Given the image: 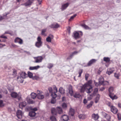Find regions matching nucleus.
<instances>
[{
    "label": "nucleus",
    "instance_id": "nucleus-1",
    "mask_svg": "<svg viewBox=\"0 0 121 121\" xmlns=\"http://www.w3.org/2000/svg\"><path fill=\"white\" fill-rule=\"evenodd\" d=\"M92 81H88L86 83L82 86H81L80 91L81 92H84L85 91L88 94L91 93L93 91V87L92 86Z\"/></svg>",
    "mask_w": 121,
    "mask_h": 121
},
{
    "label": "nucleus",
    "instance_id": "nucleus-2",
    "mask_svg": "<svg viewBox=\"0 0 121 121\" xmlns=\"http://www.w3.org/2000/svg\"><path fill=\"white\" fill-rule=\"evenodd\" d=\"M51 113L52 115L50 118V120L52 121H56V119L54 116L56 115L57 113L60 114L63 113V111L61 108L58 107L56 110L54 108H52L51 109Z\"/></svg>",
    "mask_w": 121,
    "mask_h": 121
},
{
    "label": "nucleus",
    "instance_id": "nucleus-3",
    "mask_svg": "<svg viewBox=\"0 0 121 121\" xmlns=\"http://www.w3.org/2000/svg\"><path fill=\"white\" fill-rule=\"evenodd\" d=\"M20 76L17 78V80L20 83H22L23 81V78H25L26 77L27 74L24 72H22L20 75Z\"/></svg>",
    "mask_w": 121,
    "mask_h": 121
},
{
    "label": "nucleus",
    "instance_id": "nucleus-4",
    "mask_svg": "<svg viewBox=\"0 0 121 121\" xmlns=\"http://www.w3.org/2000/svg\"><path fill=\"white\" fill-rule=\"evenodd\" d=\"M113 91V87H110L108 89V91L109 92V96L110 98L112 100L117 99L115 95H114L112 93V92Z\"/></svg>",
    "mask_w": 121,
    "mask_h": 121
},
{
    "label": "nucleus",
    "instance_id": "nucleus-5",
    "mask_svg": "<svg viewBox=\"0 0 121 121\" xmlns=\"http://www.w3.org/2000/svg\"><path fill=\"white\" fill-rule=\"evenodd\" d=\"M37 41L36 42L35 45L37 47L39 48L42 45L41 38L40 36H38L37 39Z\"/></svg>",
    "mask_w": 121,
    "mask_h": 121
},
{
    "label": "nucleus",
    "instance_id": "nucleus-6",
    "mask_svg": "<svg viewBox=\"0 0 121 121\" xmlns=\"http://www.w3.org/2000/svg\"><path fill=\"white\" fill-rule=\"evenodd\" d=\"M31 110L32 111L30 112L29 113V115L31 117H35L36 114L35 112L37 110V109L36 108H35L32 109Z\"/></svg>",
    "mask_w": 121,
    "mask_h": 121
},
{
    "label": "nucleus",
    "instance_id": "nucleus-7",
    "mask_svg": "<svg viewBox=\"0 0 121 121\" xmlns=\"http://www.w3.org/2000/svg\"><path fill=\"white\" fill-rule=\"evenodd\" d=\"M34 59L35 60V63H39L41 62L43 59V58L41 56H38L35 57Z\"/></svg>",
    "mask_w": 121,
    "mask_h": 121
},
{
    "label": "nucleus",
    "instance_id": "nucleus-8",
    "mask_svg": "<svg viewBox=\"0 0 121 121\" xmlns=\"http://www.w3.org/2000/svg\"><path fill=\"white\" fill-rule=\"evenodd\" d=\"M115 70L114 68H109L108 69L106 73L108 75H110L113 73Z\"/></svg>",
    "mask_w": 121,
    "mask_h": 121
},
{
    "label": "nucleus",
    "instance_id": "nucleus-9",
    "mask_svg": "<svg viewBox=\"0 0 121 121\" xmlns=\"http://www.w3.org/2000/svg\"><path fill=\"white\" fill-rule=\"evenodd\" d=\"M53 88L54 90V92L52 93L51 94V95L52 97L53 98H56L57 96V95L56 93L57 91V89L55 86H53Z\"/></svg>",
    "mask_w": 121,
    "mask_h": 121
},
{
    "label": "nucleus",
    "instance_id": "nucleus-10",
    "mask_svg": "<svg viewBox=\"0 0 121 121\" xmlns=\"http://www.w3.org/2000/svg\"><path fill=\"white\" fill-rule=\"evenodd\" d=\"M14 42L15 43H18L20 45L23 43V41L19 37L16 38L14 40Z\"/></svg>",
    "mask_w": 121,
    "mask_h": 121
},
{
    "label": "nucleus",
    "instance_id": "nucleus-11",
    "mask_svg": "<svg viewBox=\"0 0 121 121\" xmlns=\"http://www.w3.org/2000/svg\"><path fill=\"white\" fill-rule=\"evenodd\" d=\"M34 1V0H28L23 4L26 7L30 6L33 3Z\"/></svg>",
    "mask_w": 121,
    "mask_h": 121
},
{
    "label": "nucleus",
    "instance_id": "nucleus-12",
    "mask_svg": "<svg viewBox=\"0 0 121 121\" xmlns=\"http://www.w3.org/2000/svg\"><path fill=\"white\" fill-rule=\"evenodd\" d=\"M16 116L18 118L21 119L22 117V111L20 110H18L16 112Z\"/></svg>",
    "mask_w": 121,
    "mask_h": 121
},
{
    "label": "nucleus",
    "instance_id": "nucleus-13",
    "mask_svg": "<svg viewBox=\"0 0 121 121\" xmlns=\"http://www.w3.org/2000/svg\"><path fill=\"white\" fill-rule=\"evenodd\" d=\"M110 108L111 111L113 113L116 114L118 110L115 107L112 106L110 107Z\"/></svg>",
    "mask_w": 121,
    "mask_h": 121
},
{
    "label": "nucleus",
    "instance_id": "nucleus-14",
    "mask_svg": "<svg viewBox=\"0 0 121 121\" xmlns=\"http://www.w3.org/2000/svg\"><path fill=\"white\" fill-rule=\"evenodd\" d=\"M78 52V51H75L72 52V53L67 58V60L70 59L72 58L74 55L77 54Z\"/></svg>",
    "mask_w": 121,
    "mask_h": 121
},
{
    "label": "nucleus",
    "instance_id": "nucleus-15",
    "mask_svg": "<svg viewBox=\"0 0 121 121\" xmlns=\"http://www.w3.org/2000/svg\"><path fill=\"white\" fill-rule=\"evenodd\" d=\"M92 118L95 120H97L99 118V116L98 114L93 113L91 116Z\"/></svg>",
    "mask_w": 121,
    "mask_h": 121
},
{
    "label": "nucleus",
    "instance_id": "nucleus-16",
    "mask_svg": "<svg viewBox=\"0 0 121 121\" xmlns=\"http://www.w3.org/2000/svg\"><path fill=\"white\" fill-rule=\"evenodd\" d=\"M61 119L62 121H67L69 120L68 117L67 115H64L62 116Z\"/></svg>",
    "mask_w": 121,
    "mask_h": 121
},
{
    "label": "nucleus",
    "instance_id": "nucleus-17",
    "mask_svg": "<svg viewBox=\"0 0 121 121\" xmlns=\"http://www.w3.org/2000/svg\"><path fill=\"white\" fill-rule=\"evenodd\" d=\"M53 38V36L52 35H50L46 39V41L48 42H51V39H52Z\"/></svg>",
    "mask_w": 121,
    "mask_h": 121
},
{
    "label": "nucleus",
    "instance_id": "nucleus-18",
    "mask_svg": "<svg viewBox=\"0 0 121 121\" xmlns=\"http://www.w3.org/2000/svg\"><path fill=\"white\" fill-rule=\"evenodd\" d=\"M49 26L52 28H56L59 27H60V26L58 24L56 23L52 24Z\"/></svg>",
    "mask_w": 121,
    "mask_h": 121
},
{
    "label": "nucleus",
    "instance_id": "nucleus-19",
    "mask_svg": "<svg viewBox=\"0 0 121 121\" xmlns=\"http://www.w3.org/2000/svg\"><path fill=\"white\" fill-rule=\"evenodd\" d=\"M96 61V60L95 59H92L87 64V66H89L95 63Z\"/></svg>",
    "mask_w": 121,
    "mask_h": 121
},
{
    "label": "nucleus",
    "instance_id": "nucleus-20",
    "mask_svg": "<svg viewBox=\"0 0 121 121\" xmlns=\"http://www.w3.org/2000/svg\"><path fill=\"white\" fill-rule=\"evenodd\" d=\"M26 100L29 104H33L34 103V102L29 98L27 97Z\"/></svg>",
    "mask_w": 121,
    "mask_h": 121
},
{
    "label": "nucleus",
    "instance_id": "nucleus-21",
    "mask_svg": "<svg viewBox=\"0 0 121 121\" xmlns=\"http://www.w3.org/2000/svg\"><path fill=\"white\" fill-rule=\"evenodd\" d=\"M69 3H67L65 4H64L62 5L61 6V9L62 10H63L65 9L66 8L69 6Z\"/></svg>",
    "mask_w": 121,
    "mask_h": 121
},
{
    "label": "nucleus",
    "instance_id": "nucleus-22",
    "mask_svg": "<svg viewBox=\"0 0 121 121\" xmlns=\"http://www.w3.org/2000/svg\"><path fill=\"white\" fill-rule=\"evenodd\" d=\"M37 97L39 99H42L44 98V96L41 93H39L37 94Z\"/></svg>",
    "mask_w": 121,
    "mask_h": 121
},
{
    "label": "nucleus",
    "instance_id": "nucleus-23",
    "mask_svg": "<svg viewBox=\"0 0 121 121\" xmlns=\"http://www.w3.org/2000/svg\"><path fill=\"white\" fill-rule=\"evenodd\" d=\"M74 38L76 39H78L80 37V35L78 33L75 32L73 33Z\"/></svg>",
    "mask_w": 121,
    "mask_h": 121
},
{
    "label": "nucleus",
    "instance_id": "nucleus-24",
    "mask_svg": "<svg viewBox=\"0 0 121 121\" xmlns=\"http://www.w3.org/2000/svg\"><path fill=\"white\" fill-rule=\"evenodd\" d=\"M11 96L13 98H16L18 96V95L17 93L13 92L11 93Z\"/></svg>",
    "mask_w": 121,
    "mask_h": 121
},
{
    "label": "nucleus",
    "instance_id": "nucleus-25",
    "mask_svg": "<svg viewBox=\"0 0 121 121\" xmlns=\"http://www.w3.org/2000/svg\"><path fill=\"white\" fill-rule=\"evenodd\" d=\"M103 115L104 117L107 120H109L110 119V117L109 114L104 112L103 113Z\"/></svg>",
    "mask_w": 121,
    "mask_h": 121
},
{
    "label": "nucleus",
    "instance_id": "nucleus-26",
    "mask_svg": "<svg viewBox=\"0 0 121 121\" xmlns=\"http://www.w3.org/2000/svg\"><path fill=\"white\" fill-rule=\"evenodd\" d=\"M39 67L40 66H39L37 65L34 67H30L29 69L30 70H37Z\"/></svg>",
    "mask_w": 121,
    "mask_h": 121
},
{
    "label": "nucleus",
    "instance_id": "nucleus-27",
    "mask_svg": "<svg viewBox=\"0 0 121 121\" xmlns=\"http://www.w3.org/2000/svg\"><path fill=\"white\" fill-rule=\"evenodd\" d=\"M26 105V103L25 102H23L19 104V107L20 108H22V107H25Z\"/></svg>",
    "mask_w": 121,
    "mask_h": 121
},
{
    "label": "nucleus",
    "instance_id": "nucleus-28",
    "mask_svg": "<svg viewBox=\"0 0 121 121\" xmlns=\"http://www.w3.org/2000/svg\"><path fill=\"white\" fill-rule=\"evenodd\" d=\"M103 60L107 63H109L110 61V58L108 57H104L103 58Z\"/></svg>",
    "mask_w": 121,
    "mask_h": 121
},
{
    "label": "nucleus",
    "instance_id": "nucleus-29",
    "mask_svg": "<svg viewBox=\"0 0 121 121\" xmlns=\"http://www.w3.org/2000/svg\"><path fill=\"white\" fill-rule=\"evenodd\" d=\"M74 109L71 108L69 110V114L72 116H73L74 115Z\"/></svg>",
    "mask_w": 121,
    "mask_h": 121
},
{
    "label": "nucleus",
    "instance_id": "nucleus-30",
    "mask_svg": "<svg viewBox=\"0 0 121 121\" xmlns=\"http://www.w3.org/2000/svg\"><path fill=\"white\" fill-rule=\"evenodd\" d=\"M98 88H95L93 92V93H92L91 95L92 96L95 95L98 92Z\"/></svg>",
    "mask_w": 121,
    "mask_h": 121
},
{
    "label": "nucleus",
    "instance_id": "nucleus-31",
    "mask_svg": "<svg viewBox=\"0 0 121 121\" xmlns=\"http://www.w3.org/2000/svg\"><path fill=\"white\" fill-rule=\"evenodd\" d=\"M59 91L61 94H63L65 93V90L62 87H60L59 88Z\"/></svg>",
    "mask_w": 121,
    "mask_h": 121
},
{
    "label": "nucleus",
    "instance_id": "nucleus-32",
    "mask_svg": "<svg viewBox=\"0 0 121 121\" xmlns=\"http://www.w3.org/2000/svg\"><path fill=\"white\" fill-rule=\"evenodd\" d=\"M81 26L86 29H90L91 28L85 24H82Z\"/></svg>",
    "mask_w": 121,
    "mask_h": 121
},
{
    "label": "nucleus",
    "instance_id": "nucleus-33",
    "mask_svg": "<svg viewBox=\"0 0 121 121\" xmlns=\"http://www.w3.org/2000/svg\"><path fill=\"white\" fill-rule=\"evenodd\" d=\"M78 117L80 119H84L86 117L85 115L80 114L78 116Z\"/></svg>",
    "mask_w": 121,
    "mask_h": 121
},
{
    "label": "nucleus",
    "instance_id": "nucleus-34",
    "mask_svg": "<svg viewBox=\"0 0 121 121\" xmlns=\"http://www.w3.org/2000/svg\"><path fill=\"white\" fill-rule=\"evenodd\" d=\"M37 95L36 93H32L31 94V98L34 99L36 98V96H37Z\"/></svg>",
    "mask_w": 121,
    "mask_h": 121
},
{
    "label": "nucleus",
    "instance_id": "nucleus-35",
    "mask_svg": "<svg viewBox=\"0 0 121 121\" xmlns=\"http://www.w3.org/2000/svg\"><path fill=\"white\" fill-rule=\"evenodd\" d=\"M81 96L79 94L76 93L74 95V97L76 98H79Z\"/></svg>",
    "mask_w": 121,
    "mask_h": 121
},
{
    "label": "nucleus",
    "instance_id": "nucleus-36",
    "mask_svg": "<svg viewBox=\"0 0 121 121\" xmlns=\"http://www.w3.org/2000/svg\"><path fill=\"white\" fill-rule=\"evenodd\" d=\"M46 31V29H43L42 30L41 33V35H43L44 36H46V35L45 33Z\"/></svg>",
    "mask_w": 121,
    "mask_h": 121
},
{
    "label": "nucleus",
    "instance_id": "nucleus-37",
    "mask_svg": "<svg viewBox=\"0 0 121 121\" xmlns=\"http://www.w3.org/2000/svg\"><path fill=\"white\" fill-rule=\"evenodd\" d=\"M93 103L92 102H91L90 103L87 105L86 106V108L87 109H89L93 105Z\"/></svg>",
    "mask_w": 121,
    "mask_h": 121
},
{
    "label": "nucleus",
    "instance_id": "nucleus-38",
    "mask_svg": "<svg viewBox=\"0 0 121 121\" xmlns=\"http://www.w3.org/2000/svg\"><path fill=\"white\" fill-rule=\"evenodd\" d=\"M12 75L13 76V77H15L17 74V71L15 69H13Z\"/></svg>",
    "mask_w": 121,
    "mask_h": 121
},
{
    "label": "nucleus",
    "instance_id": "nucleus-39",
    "mask_svg": "<svg viewBox=\"0 0 121 121\" xmlns=\"http://www.w3.org/2000/svg\"><path fill=\"white\" fill-rule=\"evenodd\" d=\"M101 84L103 85H108L109 84V82L108 81H105L103 82Z\"/></svg>",
    "mask_w": 121,
    "mask_h": 121
},
{
    "label": "nucleus",
    "instance_id": "nucleus-40",
    "mask_svg": "<svg viewBox=\"0 0 121 121\" xmlns=\"http://www.w3.org/2000/svg\"><path fill=\"white\" fill-rule=\"evenodd\" d=\"M104 78L103 77H101L99 79V82L101 84L104 81Z\"/></svg>",
    "mask_w": 121,
    "mask_h": 121
},
{
    "label": "nucleus",
    "instance_id": "nucleus-41",
    "mask_svg": "<svg viewBox=\"0 0 121 121\" xmlns=\"http://www.w3.org/2000/svg\"><path fill=\"white\" fill-rule=\"evenodd\" d=\"M28 75L30 78H32L33 77V74L30 72L29 71L28 72Z\"/></svg>",
    "mask_w": 121,
    "mask_h": 121
},
{
    "label": "nucleus",
    "instance_id": "nucleus-42",
    "mask_svg": "<svg viewBox=\"0 0 121 121\" xmlns=\"http://www.w3.org/2000/svg\"><path fill=\"white\" fill-rule=\"evenodd\" d=\"M100 97V95H97V96L96 97L95 99V103H97L99 99V98Z\"/></svg>",
    "mask_w": 121,
    "mask_h": 121
},
{
    "label": "nucleus",
    "instance_id": "nucleus-43",
    "mask_svg": "<svg viewBox=\"0 0 121 121\" xmlns=\"http://www.w3.org/2000/svg\"><path fill=\"white\" fill-rule=\"evenodd\" d=\"M83 72V70L82 69H80L79 70L78 72V74H79V75L78 76V77H80L81 75V74Z\"/></svg>",
    "mask_w": 121,
    "mask_h": 121
},
{
    "label": "nucleus",
    "instance_id": "nucleus-44",
    "mask_svg": "<svg viewBox=\"0 0 121 121\" xmlns=\"http://www.w3.org/2000/svg\"><path fill=\"white\" fill-rule=\"evenodd\" d=\"M52 97V99L51 101V103L52 104H54L56 102V100L55 99V98H53V97Z\"/></svg>",
    "mask_w": 121,
    "mask_h": 121
},
{
    "label": "nucleus",
    "instance_id": "nucleus-45",
    "mask_svg": "<svg viewBox=\"0 0 121 121\" xmlns=\"http://www.w3.org/2000/svg\"><path fill=\"white\" fill-rule=\"evenodd\" d=\"M48 89L49 92L51 93V94L52 93H53L52 92V87H48Z\"/></svg>",
    "mask_w": 121,
    "mask_h": 121
},
{
    "label": "nucleus",
    "instance_id": "nucleus-46",
    "mask_svg": "<svg viewBox=\"0 0 121 121\" xmlns=\"http://www.w3.org/2000/svg\"><path fill=\"white\" fill-rule=\"evenodd\" d=\"M53 65L52 64L50 63L48 65L47 67L48 68L50 69L53 67Z\"/></svg>",
    "mask_w": 121,
    "mask_h": 121
},
{
    "label": "nucleus",
    "instance_id": "nucleus-47",
    "mask_svg": "<svg viewBox=\"0 0 121 121\" xmlns=\"http://www.w3.org/2000/svg\"><path fill=\"white\" fill-rule=\"evenodd\" d=\"M114 76L115 77L117 78V79H119L120 75L119 73H114Z\"/></svg>",
    "mask_w": 121,
    "mask_h": 121
},
{
    "label": "nucleus",
    "instance_id": "nucleus-48",
    "mask_svg": "<svg viewBox=\"0 0 121 121\" xmlns=\"http://www.w3.org/2000/svg\"><path fill=\"white\" fill-rule=\"evenodd\" d=\"M76 14H75L73 16H71L69 20L71 21L76 16Z\"/></svg>",
    "mask_w": 121,
    "mask_h": 121
},
{
    "label": "nucleus",
    "instance_id": "nucleus-49",
    "mask_svg": "<svg viewBox=\"0 0 121 121\" xmlns=\"http://www.w3.org/2000/svg\"><path fill=\"white\" fill-rule=\"evenodd\" d=\"M117 117L118 120H121V115L120 113H118L117 114Z\"/></svg>",
    "mask_w": 121,
    "mask_h": 121
},
{
    "label": "nucleus",
    "instance_id": "nucleus-50",
    "mask_svg": "<svg viewBox=\"0 0 121 121\" xmlns=\"http://www.w3.org/2000/svg\"><path fill=\"white\" fill-rule=\"evenodd\" d=\"M89 76V75L88 74L86 73L85 75V78L86 80L87 81L88 79Z\"/></svg>",
    "mask_w": 121,
    "mask_h": 121
},
{
    "label": "nucleus",
    "instance_id": "nucleus-51",
    "mask_svg": "<svg viewBox=\"0 0 121 121\" xmlns=\"http://www.w3.org/2000/svg\"><path fill=\"white\" fill-rule=\"evenodd\" d=\"M67 105L65 103H64L62 104V107L64 108H65L67 107Z\"/></svg>",
    "mask_w": 121,
    "mask_h": 121
},
{
    "label": "nucleus",
    "instance_id": "nucleus-52",
    "mask_svg": "<svg viewBox=\"0 0 121 121\" xmlns=\"http://www.w3.org/2000/svg\"><path fill=\"white\" fill-rule=\"evenodd\" d=\"M69 93L71 96H72L73 95V90H69Z\"/></svg>",
    "mask_w": 121,
    "mask_h": 121
},
{
    "label": "nucleus",
    "instance_id": "nucleus-53",
    "mask_svg": "<svg viewBox=\"0 0 121 121\" xmlns=\"http://www.w3.org/2000/svg\"><path fill=\"white\" fill-rule=\"evenodd\" d=\"M103 69L102 67H100L98 71V73H99V71H100L99 73H100L103 70Z\"/></svg>",
    "mask_w": 121,
    "mask_h": 121
},
{
    "label": "nucleus",
    "instance_id": "nucleus-54",
    "mask_svg": "<svg viewBox=\"0 0 121 121\" xmlns=\"http://www.w3.org/2000/svg\"><path fill=\"white\" fill-rule=\"evenodd\" d=\"M69 90H73L72 86L71 85L69 86Z\"/></svg>",
    "mask_w": 121,
    "mask_h": 121
},
{
    "label": "nucleus",
    "instance_id": "nucleus-55",
    "mask_svg": "<svg viewBox=\"0 0 121 121\" xmlns=\"http://www.w3.org/2000/svg\"><path fill=\"white\" fill-rule=\"evenodd\" d=\"M3 101L2 100H0V107H1L3 106Z\"/></svg>",
    "mask_w": 121,
    "mask_h": 121
},
{
    "label": "nucleus",
    "instance_id": "nucleus-56",
    "mask_svg": "<svg viewBox=\"0 0 121 121\" xmlns=\"http://www.w3.org/2000/svg\"><path fill=\"white\" fill-rule=\"evenodd\" d=\"M0 37L1 38H4L5 39H7V37L4 35H2Z\"/></svg>",
    "mask_w": 121,
    "mask_h": 121
},
{
    "label": "nucleus",
    "instance_id": "nucleus-57",
    "mask_svg": "<svg viewBox=\"0 0 121 121\" xmlns=\"http://www.w3.org/2000/svg\"><path fill=\"white\" fill-rule=\"evenodd\" d=\"M5 34H9L10 35H11V33H10L9 31H7L5 32Z\"/></svg>",
    "mask_w": 121,
    "mask_h": 121
},
{
    "label": "nucleus",
    "instance_id": "nucleus-58",
    "mask_svg": "<svg viewBox=\"0 0 121 121\" xmlns=\"http://www.w3.org/2000/svg\"><path fill=\"white\" fill-rule=\"evenodd\" d=\"M87 102V100L86 99H84L83 100V103L84 104H86Z\"/></svg>",
    "mask_w": 121,
    "mask_h": 121
},
{
    "label": "nucleus",
    "instance_id": "nucleus-59",
    "mask_svg": "<svg viewBox=\"0 0 121 121\" xmlns=\"http://www.w3.org/2000/svg\"><path fill=\"white\" fill-rule=\"evenodd\" d=\"M37 1L39 2V4H41V2L42 1V0H37Z\"/></svg>",
    "mask_w": 121,
    "mask_h": 121
},
{
    "label": "nucleus",
    "instance_id": "nucleus-60",
    "mask_svg": "<svg viewBox=\"0 0 121 121\" xmlns=\"http://www.w3.org/2000/svg\"><path fill=\"white\" fill-rule=\"evenodd\" d=\"M34 78L36 80H38L39 78V77L37 76H35L34 77Z\"/></svg>",
    "mask_w": 121,
    "mask_h": 121
},
{
    "label": "nucleus",
    "instance_id": "nucleus-61",
    "mask_svg": "<svg viewBox=\"0 0 121 121\" xmlns=\"http://www.w3.org/2000/svg\"><path fill=\"white\" fill-rule=\"evenodd\" d=\"M105 88L104 87H102L100 89V90L101 91H102L105 89Z\"/></svg>",
    "mask_w": 121,
    "mask_h": 121
},
{
    "label": "nucleus",
    "instance_id": "nucleus-62",
    "mask_svg": "<svg viewBox=\"0 0 121 121\" xmlns=\"http://www.w3.org/2000/svg\"><path fill=\"white\" fill-rule=\"evenodd\" d=\"M5 46V44L2 45L1 44H0V48H1L3 47H4Z\"/></svg>",
    "mask_w": 121,
    "mask_h": 121
},
{
    "label": "nucleus",
    "instance_id": "nucleus-63",
    "mask_svg": "<svg viewBox=\"0 0 121 121\" xmlns=\"http://www.w3.org/2000/svg\"><path fill=\"white\" fill-rule=\"evenodd\" d=\"M118 106L120 108H121V103H120L118 104Z\"/></svg>",
    "mask_w": 121,
    "mask_h": 121
},
{
    "label": "nucleus",
    "instance_id": "nucleus-64",
    "mask_svg": "<svg viewBox=\"0 0 121 121\" xmlns=\"http://www.w3.org/2000/svg\"><path fill=\"white\" fill-rule=\"evenodd\" d=\"M12 46L13 47H17V46L15 44H12Z\"/></svg>",
    "mask_w": 121,
    "mask_h": 121
}]
</instances>
